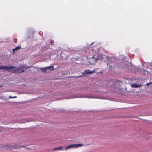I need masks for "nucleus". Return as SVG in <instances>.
Returning <instances> with one entry per match:
<instances>
[{
    "instance_id": "9d476101",
    "label": "nucleus",
    "mask_w": 152,
    "mask_h": 152,
    "mask_svg": "<svg viewBox=\"0 0 152 152\" xmlns=\"http://www.w3.org/2000/svg\"><path fill=\"white\" fill-rule=\"evenodd\" d=\"M9 72L12 73H17V71H16V69L10 70L9 71Z\"/></svg>"
},
{
    "instance_id": "1a4fd4ad",
    "label": "nucleus",
    "mask_w": 152,
    "mask_h": 152,
    "mask_svg": "<svg viewBox=\"0 0 152 152\" xmlns=\"http://www.w3.org/2000/svg\"><path fill=\"white\" fill-rule=\"evenodd\" d=\"M96 58L97 59V61L98 60L102 59L103 58V57L102 55H98L97 57H96Z\"/></svg>"
},
{
    "instance_id": "f257e3e1",
    "label": "nucleus",
    "mask_w": 152,
    "mask_h": 152,
    "mask_svg": "<svg viewBox=\"0 0 152 152\" xmlns=\"http://www.w3.org/2000/svg\"><path fill=\"white\" fill-rule=\"evenodd\" d=\"M16 66H0V70H3L2 71H3L7 70L14 69L15 68Z\"/></svg>"
},
{
    "instance_id": "423d86ee",
    "label": "nucleus",
    "mask_w": 152,
    "mask_h": 152,
    "mask_svg": "<svg viewBox=\"0 0 152 152\" xmlns=\"http://www.w3.org/2000/svg\"><path fill=\"white\" fill-rule=\"evenodd\" d=\"M21 70V71L22 72H24L25 70H26L28 68V67H27L26 66H22L20 68Z\"/></svg>"
},
{
    "instance_id": "6ab92c4d",
    "label": "nucleus",
    "mask_w": 152,
    "mask_h": 152,
    "mask_svg": "<svg viewBox=\"0 0 152 152\" xmlns=\"http://www.w3.org/2000/svg\"><path fill=\"white\" fill-rule=\"evenodd\" d=\"M123 63H124H124L122 62V64H123Z\"/></svg>"
},
{
    "instance_id": "9b49d317",
    "label": "nucleus",
    "mask_w": 152,
    "mask_h": 152,
    "mask_svg": "<svg viewBox=\"0 0 152 152\" xmlns=\"http://www.w3.org/2000/svg\"><path fill=\"white\" fill-rule=\"evenodd\" d=\"M16 71H17V73H22L20 68H19V69H16Z\"/></svg>"
},
{
    "instance_id": "f3484780",
    "label": "nucleus",
    "mask_w": 152,
    "mask_h": 152,
    "mask_svg": "<svg viewBox=\"0 0 152 152\" xmlns=\"http://www.w3.org/2000/svg\"><path fill=\"white\" fill-rule=\"evenodd\" d=\"M12 148H17V147H16L15 146H12Z\"/></svg>"
},
{
    "instance_id": "39448f33",
    "label": "nucleus",
    "mask_w": 152,
    "mask_h": 152,
    "mask_svg": "<svg viewBox=\"0 0 152 152\" xmlns=\"http://www.w3.org/2000/svg\"><path fill=\"white\" fill-rule=\"evenodd\" d=\"M94 70L93 71H91L90 70H86L84 71L83 72V74H91L92 73L94 72Z\"/></svg>"
},
{
    "instance_id": "6e6552de",
    "label": "nucleus",
    "mask_w": 152,
    "mask_h": 152,
    "mask_svg": "<svg viewBox=\"0 0 152 152\" xmlns=\"http://www.w3.org/2000/svg\"><path fill=\"white\" fill-rule=\"evenodd\" d=\"M63 148V147L62 146L59 147L57 148H53V151H55L58 150H61Z\"/></svg>"
},
{
    "instance_id": "a211bd4d",
    "label": "nucleus",
    "mask_w": 152,
    "mask_h": 152,
    "mask_svg": "<svg viewBox=\"0 0 152 152\" xmlns=\"http://www.w3.org/2000/svg\"><path fill=\"white\" fill-rule=\"evenodd\" d=\"M147 72V70H143V72Z\"/></svg>"
},
{
    "instance_id": "2eb2a0df",
    "label": "nucleus",
    "mask_w": 152,
    "mask_h": 152,
    "mask_svg": "<svg viewBox=\"0 0 152 152\" xmlns=\"http://www.w3.org/2000/svg\"><path fill=\"white\" fill-rule=\"evenodd\" d=\"M14 42L15 43H17V39H14Z\"/></svg>"
},
{
    "instance_id": "0eeeda50",
    "label": "nucleus",
    "mask_w": 152,
    "mask_h": 152,
    "mask_svg": "<svg viewBox=\"0 0 152 152\" xmlns=\"http://www.w3.org/2000/svg\"><path fill=\"white\" fill-rule=\"evenodd\" d=\"M21 48V47L20 46H18L15 47L14 49H12V51L13 53H15L16 50H18Z\"/></svg>"
},
{
    "instance_id": "7ed1b4c3",
    "label": "nucleus",
    "mask_w": 152,
    "mask_h": 152,
    "mask_svg": "<svg viewBox=\"0 0 152 152\" xmlns=\"http://www.w3.org/2000/svg\"><path fill=\"white\" fill-rule=\"evenodd\" d=\"M96 56L94 55V56H92L90 58L89 61V63L91 64H95L97 61V59L95 57Z\"/></svg>"
},
{
    "instance_id": "f03ea898",
    "label": "nucleus",
    "mask_w": 152,
    "mask_h": 152,
    "mask_svg": "<svg viewBox=\"0 0 152 152\" xmlns=\"http://www.w3.org/2000/svg\"><path fill=\"white\" fill-rule=\"evenodd\" d=\"M83 146V145L81 144H74L70 145L67 146L66 148V150L68 149L72 148H77L79 147H81Z\"/></svg>"
},
{
    "instance_id": "4468645a",
    "label": "nucleus",
    "mask_w": 152,
    "mask_h": 152,
    "mask_svg": "<svg viewBox=\"0 0 152 152\" xmlns=\"http://www.w3.org/2000/svg\"><path fill=\"white\" fill-rule=\"evenodd\" d=\"M89 88L90 89V88L89 87H87L86 86V87H84V89H86V90H88V89Z\"/></svg>"
},
{
    "instance_id": "ddd939ff",
    "label": "nucleus",
    "mask_w": 152,
    "mask_h": 152,
    "mask_svg": "<svg viewBox=\"0 0 152 152\" xmlns=\"http://www.w3.org/2000/svg\"><path fill=\"white\" fill-rule=\"evenodd\" d=\"M129 64V63H128V64H126V65L125 66H122L121 67L122 68H124V67H126V68H128V66H127V65Z\"/></svg>"
},
{
    "instance_id": "20e7f679",
    "label": "nucleus",
    "mask_w": 152,
    "mask_h": 152,
    "mask_svg": "<svg viewBox=\"0 0 152 152\" xmlns=\"http://www.w3.org/2000/svg\"><path fill=\"white\" fill-rule=\"evenodd\" d=\"M41 70L43 72H49L50 70H53V66H51L47 67L44 68H41Z\"/></svg>"
},
{
    "instance_id": "dca6fc26",
    "label": "nucleus",
    "mask_w": 152,
    "mask_h": 152,
    "mask_svg": "<svg viewBox=\"0 0 152 152\" xmlns=\"http://www.w3.org/2000/svg\"><path fill=\"white\" fill-rule=\"evenodd\" d=\"M10 98H16L17 97L16 96H14V97H11L10 96H9Z\"/></svg>"
},
{
    "instance_id": "f8f14e48",
    "label": "nucleus",
    "mask_w": 152,
    "mask_h": 152,
    "mask_svg": "<svg viewBox=\"0 0 152 152\" xmlns=\"http://www.w3.org/2000/svg\"><path fill=\"white\" fill-rule=\"evenodd\" d=\"M132 86L135 88H138V87L140 86L139 85H137L136 84H133L132 85Z\"/></svg>"
}]
</instances>
